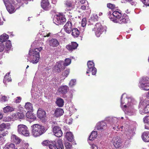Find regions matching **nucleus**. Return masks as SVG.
Masks as SVG:
<instances>
[{"mask_svg":"<svg viewBox=\"0 0 149 149\" xmlns=\"http://www.w3.org/2000/svg\"><path fill=\"white\" fill-rule=\"evenodd\" d=\"M143 113H149V104L146 105L143 110Z\"/></svg>","mask_w":149,"mask_h":149,"instance_id":"nucleus-38","label":"nucleus"},{"mask_svg":"<svg viewBox=\"0 0 149 149\" xmlns=\"http://www.w3.org/2000/svg\"><path fill=\"white\" fill-rule=\"evenodd\" d=\"M10 73V72H8L5 75L3 80V82L4 83H8L10 81H11V79L10 77L9 78V77Z\"/></svg>","mask_w":149,"mask_h":149,"instance_id":"nucleus-31","label":"nucleus"},{"mask_svg":"<svg viewBox=\"0 0 149 149\" xmlns=\"http://www.w3.org/2000/svg\"><path fill=\"white\" fill-rule=\"evenodd\" d=\"M107 7L113 10V11L115 9L116 7L115 5L114 4H112L111 3H108L107 4Z\"/></svg>","mask_w":149,"mask_h":149,"instance_id":"nucleus-39","label":"nucleus"},{"mask_svg":"<svg viewBox=\"0 0 149 149\" xmlns=\"http://www.w3.org/2000/svg\"><path fill=\"white\" fill-rule=\"evenodd\" d=\"M78 46V44L75 42H72L70 44L66 45V47L69 50L72 51L76 49Z\"/></svg>","mask_w":149,"mask_h":149,"instance_id":"nucleus-12","label":"nucleus"},{"mask_svg":"<svg viewBox=\"0 0 149 149\" xmlns=\"http://www.w3.org/2000/svg\"><path fill=\"white\" fill-rule=\"evenodd\" d=\"M63 113V111L62 109L57 108L56 109L54 114L57 117H58L62 115Z\"/></svg>","mask_w":149,"mask_h":149,"instance_id":"nucleus-26","label":"nucleus"},{"mask_svg":"<svg viewBox=\"0 0 149 149\" xmlns=\"http://www.w3.org/2000/svg\"><path fill=\"white\" fill-rule=\"evenodd\" d=\"M51 143V142L48 140H45L42 142V144L43 146H49Z\"/></svg>","mask_w":149,"mask_h":149,"instance_id":"nucleus-40","label":"nucleus"},{"mask_svg":"<svg viewBox=\"0 0 149 149\" xmlns=\"http://www.w3.org/2000/svg\"><path fill=\"white\" fill-rule=\"evenodd\" d=\"M113 16L117 19H120L121 17V14L118 11H114L112 13Z\"/></svg>","mask_w":149,"mask_h":149,"instance_id":"nucleus-34","label":"nucleus"},{"mask_svg":"<svg viewBox=\"0 0 149 149\" xmlns=\"http://www.w3.org/2000/svg\"><path fill=\"white\" fill-rule=\"evenodd\" d=\"M17 132L20 134L28 136L29 135V133L27 127L25 125L20 124L17 126Z\"/></svg>","mask_w":149,"mask_h":149,"instance_id":"nucleus-4","label":"nucleus"},{"mask_svg":"<svg viewBox=\"0 0 149 149\" xmlns=\"http://www.w3.org/2000/svg\"><path fill=\"white\" fill-rule=\"evenodd\" d=\"M120 21H121L123 23H125L127 22V20L125 18H122Z\"/></svg>","mask_w":149,"mask_h":149,"instance_id":"nucleus-56","label":"nucleus"},{"mask_svg":"<svg viewBox=\"0 0 149 149\" xmlns=\"http://www.w3.org/2000/svg\"><path fill=\"white\" fill-rule=\"evenodd\" d=\"M87 65L88 67H94L95 66L93 62L90 61H88Z\"/></svg>","mask_w":149,"mask_h":149,"instance_id":"nucleus-46","label":"nucleus"},{"mask_svg":"<svg viewBox=\"0 0 149 149\" xmlns=\"http://www.w3.org/2000/svg\"><path fill=\"white\" fill-rule=\"evenodd\" d=\"M72 24L70 21L67 22L64 26V29L66 32L70 33L73 29Z\"/></svg>","mask_w":149,"mask_h":149,"instance_id":"nucleus-9","label":"nucleus"},{"mask_svg":"<svg viewBox=\"0 0 149 149\" xmlns=\"http://www.w3.org/2000/svg\"><path fill=\"white\" fill-rule=\"evenodd\" d=\"M127 2H129L132 5H134L135 3V1L134 0H125Z\"/></svg>","mask_w":149,"mask_h":149,"instance_id":"nucleus-53","label":"nucleus"},{"mask_svg":"<svg viewBox=\"0 0 149 149\" xmlns=\"http://www.w3.org/2000/svg\"><path fill=\"white\" fill-rule=\"evenodd\" d=\"M147 97L149 99V92L148 93L147 95Z\"/></svg>","mask_w":149,"mask_h":149,"instance_id":"nucleus-64","label":"nucleus"},{"mask_svg":"<svg viewBox=\"0 0 149 149\" xmlns=\"http://www.w3.org/2000/svg\"><path fill=\"white\" fill-rule=\"evenodd\" d=\"M54 135L57 137H61L63 135V133L60 127L58 126H54L53 129Z\"/></svg>","mask_w":149,"mask_h":149,"instance_id":"nucleus-8","label":"nucleus"},{"mask_svg":"<svg viewBox=\"0 0 149 149\" xmlns=\"http://www.w3.org/2000/svg\"><path fill=\"white\" fill-rule=\"evenodd\" d=\"M86 22H87V21H86V18H83L82 19V20L81 21V24L82 26H83V27H85L86 25Z\"/></svg>","mask_w":149,"mask_h":149,"instance_id":"nucleus-41","label":"nucleus"},{"mask_svg":"<svg viewBox=\"0 0 149 149\" xmlns=\"http://www.w3.org/2000/svg\"><path fill=\"white\" fill-rule=\"evenodd\" d=\"M69 70H65L64 72L62 73V75L63 76H65V77H66L69 74Z\"/></svg>","mask_w":149,"mask_h":149,"instance_id":"nucleus-44","label":"nucleus"},{"mask_svg":"<svg viewBox=\"0 0 149 149\" xmlns=\"http://www.w3.org/2000/svg\"><path fill=\"white\" fill-rule=\"evenodd\" d=\"M95 27L93 29V31H95L96 35L99 37L103 31V28L100 23H97L95 25Z\"/></svg>","mask_w":149,"mask_h":149,"instance_id":"nucleus-6","label":"nucleus"},{"mask_svg":"<svg viewBox=\"0 0 149 149\" xmlns=\"http://www.w3.org/2000/svg\"><path fill=\"white\" fill-rule=\"evenodd\" d=\"M107 126L106 123L105 122L102 121L97 125L96 128L97 130L102 131L106 128Z\"/></svg>","mask_w":149,"mask_h":149,"instance_id":"nucleus-11","label":"nucleus"},{"mask_svg":"<svg viewBox=\"0 0 149 149\" xmlns=\"http://www.w3.org/2000/svg\"><path fill=\"white\" fill-rule=\"evenodd\" d=\"M56 141L58 149H64V146L62 139L59 138Z\"/></svg>","mask_w":149,"mask_h":149,"instance_id":"nucleus-24","label":"nucleus"},{"mask_svg":"<svg viewBox=\"0 0 149 149\" xmlns=\"http://www.w3.org/2000/svg\"><path fill=\"white\" fill-rule=\"evenodd\" d=\"M65 136L69 141L72 142L74 141V136L71 132H67L66 133Z\"/></svg>","mask_w":149,"mask_h":149,"instance_id":"nucleus-18","label":"nucleus"},{"mask_svg":"<svg viewBox=\"0 0 149 149\" xmlns=\"http://www.w3.org/2000/svg\"><path fill=\"white\" fill-rule=\"evenodd\" d=\"M11 141L16 144H18L20 142V139L15 135H12L11 136Z\"/></svg>","mask_w":149,"mask_h":149,"instance_id":"nucleus-16","label":"nucleus"},{"mask_svg":"<svg viewBox=\"0 0 149 149\" xmlns=\"http://www.w3.org/2000/svg\"><path fill=\"white\" fill-rule=\"evenodd\" d=\"M6 127V125L3 123L0 125V131H2L4 130Z\"/></svg>","mask_w":149,"mask_h":149,"instance_id":"nucleus-45","label":"nucleus"},{"mask_svg":"<svg viewBox=\"0 0 149 149\" xmlns=\"http://www.w3.org/2000/svg\"><path fill=\"white\" fill-rule=\"evenodd\" d=\"M49 148L50 149H58L56 141H52L50 144L49 145Z\"/></svg>","mask_w":149,"mask_h":149,"instance_id":"nucleus-32","label":"nucleus"},{"mask_svg":"<svg viewBox=\"0 0 149 149\" xmlns=\"http://www.w3.org/2000/svg\"><path fill=\"white\" fill-rule=\"evenodd\" d=\"M143 3L145 5L149 6V0H143Z\"/></svg>","mask_w":149,"mask_h":149,"instance_id":"nucleus-52","label":"nucleus"},{"mask_svg":"<svg viewBox=\"0 0 149 149\" xmlns=\"http://www.w3.org/2000/svg\"><path fill=\"white\" fill-rule=\"evenodd\" d=\"M71 31L72 35L74 38L78 37L79 35V31L77 28L73 29Z\"/></svg>","mask_w":149,"mask_h":149,"instance_id":"nucleus-30","label":"nucleus"},{"mask_svg":"<svg viewBox=\"0 0 149 149\" xmlns=\"http://www.w3.org/2000/svg\"><path fill=\"white\" fill-rule=\"evenodd\" d=\"M86 1L85 0H80V2L82 4H84L86 2Z\"/></svg>","mask_w":149,"mask_h":149,"instance_id":"nucleus-60","label":"nucleus"},{"mask_svg":"<svg viewBox=\"0 0 149 149\" xmlns=\"http://www.w3.org/2000/svg\"><path fill=\"white\" fill-rule=\"evenodd\" d=\"M91 147L92 149H98L97 146L95 144H92Z\"/></svg>","mask_w":149,"mask_h":149,"instance_id":"nucleus-54","label":"nucleus"},{"mask_svg":"<svg viewBox=\"0 0 149 149\" xmlns=\"http://www.w3.org/2000/svg\"><path fill=\"white\" fill-rule=\"evenodd\" d=\"M64 100L62 99L60 97L56 98V103L58 107H62L64 105Z\"/></svg>","mask_w":149,"mask_h":149,"instance_id":"nucleus-22","label":"nucleus"},{"mask_svg":"<svg viewBox=\"0 0 149 149\" xmlns=\"http://www.w3.org/2000/svg\"><path fill=\"white\" fill-rule=\"evenodd\" d=\"M15 145L13 143H6L4 149H15Z\"/></svg>","mask_w":149,"mask_h":149,"instance_id":"nucleus-28","label":"nucleus"},{"mask_svg":"<svg viewBox=\"0 0 149 149\" xmlns=\"http://www.w3.org/2000/svg\"><path fill=\"white\" fill-rule=\"evenodd\" d=\"M65 146L67 149H70L72 147V145L69 142H66L65 143Z\"/></svg>","mask_w":149,"mask_h":149,"instance_id":"nucleus-43","label":"nucleus"},{"mask_svg":"<svg viewBox=\"0 0 149 149\" xmlns=\"http://www.w3.org/2000/svg\"><path fill=\"white\" fill-rule=\"evenodd\" d=\"M37 116L39 118H43L46 116L45 112L42 109L39 108L37 111Z\"/></svg>","mask_w":149,"mask_h":149,"instance_id":"nucleus-13","label":"nucleus"},{"mask_svg":"<svg viewBox=\"0 0 149 149\" xmlns=\"http://www.w3.org/2000/svg\"><path fill=\"white\" fill-rule=\"evenodd\" d=\"M5 48V45L3 43H0V52H2Z\"/></svg>","mask_w":149,"mask_h":149,"instance_id":"nucleus-48","label":"nucleus"},{"mask_svg":"<svg viewBox=\"0 0 149 149\" xmlns=\"http://www.w3.org/2000/svg\"><path fill=\"white\" fill-rule=\"evenodd\" d=\"M32 134L34 137L39 136L44 133L46 130L44 126L39 124H33L31 126Z\"/></svg>","mask_w":149,"mask_h":149,"instance_id":"nucleus-1","label":"nucleus"},{"mask_svg":"<svg viewBox=\"0 0 149 149\" xmlns=\"http://www.w3.org/2000/svg\"><path fill=\"white\" fill-rule=\"evenodd\" d=\"M142 138L145 141L149 142V132H144L142 135Z\"/></svg>","mask_w":149,"mask_h":149,"instance_id":"nucleus-21","label":"nucleus"},{"mask_svg":"<svg viewBox=\"0 0 149 149\" xmlns=\"http://www.w3.org/2000/svg\"><path fill=\"white\" fill-rule=\"evenodd\" d=\"M88 69L86 72V73H89L90 72H92V74L93 75H95L97 72L96 69L94 67H88Z\"/></svg>","mask_w":149,"mask_h":149,"instance_id":"nucleus-20","label":"nucleus"},{"mask_svg":"<svg viewBox=\"0 0 149 149\" xmlns=\"http://www.w3.org/2000/svg\"><path fill=\"white\" fill-rule=\"evenodd\" d=\"M65 4L67 7H71L72 6V2L69 1H67L65 3Z\"/></svg>","mask_w":149,"mask_h":149,"instance_id":"nucleus-42","label":"nucleus"},{"mask_svg":"<svg viewBox=\"0 0 149 149\" xmlns=\"http://www.w3.org/2000/svg\"><path fill=\"white\" fill-rule=\"evenodd\" d=\"M113 144L116 148H119L122 145V142L121 140L118 137L113 138L112 139Z\"/></svg>","mask_w":149,"mask_h":149,"instance_id":"nucleus-7","label":"nucleus"},{"mask_svg":"<svg viewBox=\"0 0 149 149\" xmlns=\"http://www.w3.org/2000/svg\"><path fill=\"white\" fill-rule=\"evenodd\" d=\"M3 117V114L0 112V120Z\"/></svg>","mask_w":149,"mask_h":149,"instance_id":"nucleus-62","label":"nucleus"},{"mask_svg":"<svg viewBox=\"0 0 149 149\" xmlns=\"http://www.w3.org/2000/svg\"><path fill=\"white\" fill-rule=\"evenodd\" d=\"M6 49H7V50H9L11 47V41L9 40L7 41L6 43Z\"/></svg>","mask_w":149,"mask_h":149,"instance_id":"nucleus-37","label":"nucleus"},{"mask_svg":"<svg viewBox=\"0 0 149 149\" xmlns=\"http://www.w3.org/2000/svg\"><path fill=\"white\" fill-rule=\"evenodd\" d=\"M49 44L50 46L56 47L59 45V43L57 39L53 38L49 40Z\"/></svg>","mask_w":149,"mask_h":149,"instance_id":"nucleus-17","label":"nucleus"},{"mask_svg":"<svg viewBox=\"0 0 149 149\" xmlns=\"http://www.w3.org/2000/svg\"><path fill=\"white\" fill-rule=\"evenodd\" d=\"M6 9L10 13H13L15 11V5L13 0H3Z\"/></svg>","mask_w":149,"mask_h":149,"instance_id":"nucleus-3","label":"nucleus"},{"mask_svg":"<svg viewBox=\"0 0 149 149\" xmlns=\"http://www.w3.org/2000/svg\"><path fill=\"white\" fill-rule=\"evenodd\" d=\"M95 139V138H94L92 136H91L90 135L89 137V139L91 141H93V140H94Z\"/></svg>","mask_w":149,"mask_h":149,"instance_id":"nucleus-57","label":"nucleus"},{"mask_svg":"<svg viewBox=\"0 0 149 149\" xmlns=\"http://www.w3.org/2000/svg\"><path fill=\"white\" fill-rule=\"evenodd\" d=\"M132 133V131L130 130H129L125 132L126 135L130 137L131 136V134Z\"/></svg>","mask_w":149,"mask_h":149,"instance_id":"nucleus-49","label":"nucleus"},{"mask_svg":"<svg viewBox=\"0 0 149 149\" xmlns=\"http://www.w3.org/2000/svg\"><path fill=\"white\" fill-rule=\"evenodd\" d=\"M26 116L28 119L36 120V118L35 115L30 111H27L26 113Z\"/></svg>","mask_w":149,"mask_h":149,"instance_id":"nucleus-19","label":"nucleus"},{"mask_svg":"<svg viewBox=\"0 0 149 149\" xmlns=\"http://www.w3.org/2000/svg\"><path fill=\"white\" fill-rule=\"evenodd\" d=\"M50 34V33H48V34H47L46 35H44L43 37H49V34Z\"/></svg>","mask_w":149,"mask_h":149,"instance_id":"nucleus-63","label":"nucleus"},{"mask_svg":"<svg viewBox=\"0 0 149 149\" xmlns=\"http://www.w3.org/2000/svg\"><path fill=\"white\" fill-rule=\"evenodd\" d=\"M24 107L28 111L31 112L33 111V105L31 103L29 102H27L26 103Z\"/></svg>","mask_w":149,"mask_h":149,"instance_id":"nucleus-25","label":"nucleus"},{"mask_svg":"<svg viewBox=\"0 0 149 149\" xmlns=\"http://www.w3.org/2000/svg\"><path fill=\"white\" fill-rule=\"evenodd\" d=\"M139 82L141 84H149V79L147 77H143L140 79Z\"/></svg>","mask_w":149,"mask_h":149,"instance_id":"nucleus-27","label":"nucleus"},{"mask_svg":"<svg viewBox=\"0 0 149 149\" xmlns=\"http://www.w3.org/2000/svg\"><path fill=\"white\" fill-rule=\"evenodd\" d=\"M43 48L40 47L36 48L34 50H30L29 52V55L32 56V60L30 61L33 64L37 63L39 61L40 58L39 55L40 52L42 49Z\"/></svg>","mask_w":149,"mask_h":149,"instance_id":"nucleus-2","label":"nucleus"},{"mask_svg":"<svg viewBox=\"0 0 149 149\" xmlns=\"http://www.w3.org/2000/svg\"><path fill=\"white\" fill-rule=\"evenodd\" d=\"M8 38L9 36L8 35L5 33H3L0 36V41L1 43H3L6 41Z\"/></svg>","mask_w":149,"mask_h":149,"instance_id":"nucleus-29","label":"nucleus"},{"mask_svg":"<svg viewBox=\"0 0 149 149\" xmlns=\"http://www.w3.org/2000/svg\"><path fill=\"white\" fill-rule=\"evenodd\" d=\"M108 13V15L109 16V17L110 19H111V18H112V17H111L110 16H113V15L112 14V15L111 14V12H110V11H109V12Z\"/></svg>","mask_w":149,"mask_h":149,"instance_id":"nucleus-59","label":"nucleus"},{"mask_svg":"<svg viewBox=\"0 0 149 149\" xmlns=\"http://www.w3.org/2000/svg\"><path fill=\"white\" fill-rule=\"evenodd\" d=\"M65 62L64 63L63 61H60L61 64L63 65V67L65 68L66 66H67L69 65L71 63V60L69 58H66L65 60Z\"/></svg>","mask_w":149,"mask_h":149,"instance_id":"nucleus-33","label":"nucleus"},{"mask_svg":"<svg viewBox=\"0 0 149 149\" xmlns=\"http://www.w3.org/2000/svg\"><path fill=\"white\" fill-rule=\"evenodd\" d=\"M56 24L57 25H63L66 21V19L64 16L58 14L56 15L54 18Z\"/></svg>","mask_w":149,"mask_h":149,"instance_id":"nucleus-5","label":"nucleus"},{"mask_svg":"<svg viewBox=\"0 0 149 149\" xmlns=\"http://www.w3.org/2000/svg\"><path fill=\"white\" fill-rule=\"evenodd\" d=\"M15 109L13 107L7 106L3 108V111L4 113L11 112L15 110Z\"/></svg>","mask_w":149,"mask_h":149,"instance_id":"nucleus-23","label":"nucleus"},{"mask_svg":"<svg viewBox=\"0 0 149 149\" xmlns=\"http://www.w3.org/2000/svg\"><path fill=\"white\" fill-rule=\"evenodd\" d=\"M68 89V86L65 85L61 86L60 87L58 90V92L61 94H66Z\"/></svg>","mask_w":149,"mask_h":149,"instance_id":"nucleus-14","label":"nucleus"},{"mask_svg":"<svg viewBox=\"0 0 149 149\" xmlns=\"http://www.w3.org/2000/svg\"><path fill=\"white\" fill-rule=\"evenodd\" d=\"M143 120L145 123L149 124V116L145 117L143 118Z\"/></svg>","mask_w":149,"mask_h":149,"instance_id":"nucleus-51","label":"nucleus"},{"mask_svg":"<svg viewBox=\"0 0 149 149\" xmlns=\"http://www.w3.org/2000/svg\"><path fill=\"white\" fill-rule=\"evenodd\" d=\"M76 82V80L72 79L70 81L69 84H74Z\"/></svg>","mask_w":149,"mask_h":149,"instance_id":"nucleus-55","label":"nucleus"},{"mask_svg":"<svg viewBox=\"0 0 149 149\" xmlns=\"http://www.w3.org/2000/svg\"><path fill=\"white\" fill-rule=\"evenodd\" d=\"M25 113L23 112H18L17 113V116L19 119H23L25 116Z\"/></svg>","mask_w":149,"mask_h":149,"instance_id":"nucleus-36","label":"nucleus"},{"mask_svg":"<svg viewBox=\"0 0 149 149\" xmlns=\"http://www.w3.org/2000/svg\"><path fill=\"white\" fill-rule=\"evenodd\" d=\"M142 90L148 91L149 90V84H140L139 86Z\"/></svg>","mask_w":149,"mask_h":149,"instance_id":"nucleus-35","label":"nucleus"},{"mask_svg":"<svg viewBox=\"0 0 149 149\" xmlns=\"http://www.w3.org/2000/svg\"><path fill=\"white\" fill-rule=\"evenodd\" d=\"M93 17H94V18L96 19V20H97V19H98V16L97 15H95L93 17H92L93 19Z\"/></svg>","mask_w":149,"mask_h":149,"instance_id":"nucleus-61","label":"nucleus"},{"mask_svg":"<svg viewBox=\"0 0 149 149\" xmlns=\"http://www.w3.org/2000/svg\"><path fill=\"white\" fill-rule=\"evenodd\" d=\"M63 66L61 63L60 62H59L55 67V71L58 73L60 72L62 69H64L65 68Z\"/></svg>","mask_w":149,"mask_h":149,"instance_id":"nucleus-15","label":"nucleus"},{"mask_svg":"<svg viewBox=\"0 0 149 149\" xmlns=\"http://www.w3.org/2000/svg\"><path fill=\"white\" fill-rule=\"evenodd\" d=\"M41 6L45 10H48L50 8L49 3L48 0H42Z\"/></svg>","mask_w":149,"mask_h":149,"instance_id":"nucleus-10","label":"nucleus"},{"mask_svg":"<svg viewBox=\"0 0 149 149\" xmlns=\"http://www.w3.org/2000/svg\"><path fill=\"white\" fill-rule=\"evenodd\" d=\"M97 132L95 131H93L91 133L90 135L95 138L97 136Z\"/></svg>","mask_w":149,"mask_h":149,"instance_id":"nucleus-47","label":"nucleus"},{"mask_svg":"<svg viewBox=\"0 0 149 149\" xmlns=\"http://www.w3.org/2000/svg\"><path fill=\"white\" fill-rule=\"evenodd\" d=\"M22 100V98L20 97H17L16 99L15 100V102L16 103H19Z\"/></svg>","mask_w":149,"mask_h":149,"instance_id":"nucleus-50","label":"nucleus"},{"mask_svg":"<svg viewBox=\"0 0 149 149\" xmlns=\"http://www.w3.org/2000/svg\"><path fill=\"white\" fill-rule=\"evenodd\" d=\"M81 9L82 10H85L86 9V7L84 5H83L81 6Z\"/></svg>","mask_w":149,"mask_h":149,"instance_id":"nucleus-58","label":"nucleus"}]
</instances>
